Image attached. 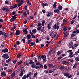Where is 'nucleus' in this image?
<instances>
[{
	"label": "nucleus",
	"mask_w": 79,
	"mask_h": 79,
	"mask_svg": "<svg viewBox=\"0 0 79 79\" xmlns=\"http://www.w3.org/2000/svg\"><path fill=\"white\" fill-rule=\"evenodd\" d=\"M59 24L58 23V22H57V23H56L54 26L53 27L54 29H56L57 30H58V29L60 28V27H59Z\"/></svg>",
	"instance_id": "f257e3e1"
},
{
	"label": "nucleus",
	"mask_w": 79,
	"mask_h": 79,
	"mask_svg": "<svg viewBox=\"0 0 79 79\" xmlns=\"http://www.w3.org/2000/svg\"><path fill=\"white\" fill-rule=\"evenodd\" d=\"M64 76L67 77L68 78H71L72 77V76L71 75H70V73H65L64 74Z\"/></svg>",
	"instance_id": "f03ea898"
},
{
	"label": "nucleus",
	"mask_w": 79,
	"mask_h": 79,
	"mask_svg": "<svg viewBox=\"0 0 79 79\" xmlns=\"http://www.w3.org/2000/svg\"><path fill=\"white\" fill-rule=\"evenodd\" d=\"M74 44L73 42L70 43L69 45V48H72V49H74Z\"/></svg>",
	"instance_id": "7ed1b4c3"
},
{
	"label": "nucleus",
	"mask_w": 79,
	"mask_h": 79,
	"mask_svg": "<svg viewBox=\"0 0 79 79\" xmlns=\"http://www.w3.org/2000/svg\"><path fill=\"white\" fill-rule=\"evenodd\" d=\"M16 16H17V15H16L14 16H13L11 19L10 20V22H14V21H15V19L17 18V17H16Z\"/></svg>",
	"instance_id": "20e7f679"
},
{
	"label": "nucleus",
	"mask_w": 79,
	"mask_h": 79,
	"mask_svg": "<svg viewBox=\"0 0 79 79\" xmlns=\"http://www.w3.org/2000/svg\"><path fill=\"white\" fill-rule=\"evenodd\" d=\"M3 11H5L6 13H8L9 11V9L6 7H3L2 9Z\"/></svg>",
	"instance_id": "39448f33"
},
{
	"label": "nucleus",
	"mask_w": 79,
	"mask_h": 79,
	"mask_svg": "<svg viewBox=\"0 0 79 79\" xmlns=\"http://www.w3.org/2000/svg\"><path fill=\"white\" fill-rule=\"evenodd\" d=\"M2 57L4 59L5 58L6 59H8V58H9V56L8 54H5L3 55Z\"/></svg>",
	"instance_id": "423d86ee"
},
{
	"label": "nucleus",
	"mask_w": 79,
	"mask_h": 79,
	"mask_svg": "<svg viewBox=\"0 0 79 79\" xmlns=\"http://www.w3.org/2000/svg\"><path fill=\"white\" fill-rule=\"evenodd\" d=\"M53 15V13L52 12H49L46 15L47 17H48V18H49L50 16L52 15Z\"/></svg>",
	"instance_id": "0eeeda50"
},
{
	"label": "nucleus",
	"mask_w": 79,
	"mask_h": 79,
	"mask_svg": "<svg viewBox=\"0 0 79 79\" xmlns=\"http://www.w3.org/2000/svg\"><path fill=\"white\" fill-rule=\"evenodd\" d=\"M75 34H76V31H74L72 33V34L71 35V37H75V36H76Z\"/></svg>",
	"instance_id": "6e6552de"
},
{
	"label": "nucleus",
	"mask_w": 79,
	"mask_h": 79,
	"mask_svg": "<svg viewBox=\"0 0 79 79\" xmlns=\"http://www.w3.org/2000/svg\"><path fill=\"white\" fill-rule=\"evenodd\" d=\"M23 32L25 34H27V29H26L25 28H23Z\"/></svg>",
	"instance_id": "1a4fd4ad"
},
{
	"label": "nucleus",
	"mask_w": 79,
	"mask_h": 79,
	"mask_svg": "<svg viewBox=\"0 0 79 79\" xmlns=\"http://www.w3.org/2000/svg\"><path fill=\"white\" fill-rule=\"evenodd\" d=\"M1 75L2 77L6 76V73L5 72H2V73L1 74Z\"/></svg>",
	"instance_id": "9d476101"
},
{
	"label": "nucleus",
	"mask_w": 79,
	"mask_h": 79,
	"mask_svg": "<svg viewBox=\"0 0 79 79\" xmlns=\"http://www.w3.org/2000/svg\"><path fill=\"white\" fill-rule=\"evenodd\" d=\"M8 52V49L7 48H6L5 49L2 50V53H5V52Z\"/></svg>",
	"instance_id": "9b49d317"
},
{
	"label": "nucleus",
	"mask_w": 79,
	"mask_h": 79,
	"mask_svg": "<svg viewBox=\"0 0 79 79\" xmlns=\"http://www.w3.org/2000/svg\"><path fill=\"white\" fill-rule=\"evenodd\" d=\"M51 26V23H49L47 24V28L48 29H51V27L50 26Z\"/></svg>",
	"instance_id": "f8f14e48"
},
{
	"label": "nucleus",
	"mask_w": 79,
	"mask_h": 79,
	"mask_svg": "<svg viewBox=\"0 0 79 79\" xmlns=\"http://www.w3.org/2000/svg\"><path fill=\"white\" fill-rule=\"evenodd\" d=\"M15 71L14 72H13L11 75V77H14L15 76Z\"/></svg>",
	"instance_id": "ddd939ff"
},
{
	"label": "nucleus",
	"mask_w": 79,
	"mask_h": 79,
	"mask_svg": "<svg viewBox=\"0 0 79 79\" xmlns=\"http://www.w3.org/2000/svg\"><path fill=\"white\" fill-rule=\"evenodd\" d=\"M54 13H57V14L60 13V11L58 9L55 10H54Z\"/></svg>",
	"instance_id": "4468645a"
},
{
	"label": "nucleus",
	"mask_w": 79,
	"mask_h": 79,
	"mask_svg": "<svg viewBox=\"0 0 79 79\" xmlns=\"http://www.w3.org/2000/svg\"><path fill=\"white\" fill-rule=\"evenodd\" d=\"M3 35H4V37H7V36L9 34H7L6 33L3 32Z\"/></svg>",
	"instance_id": "2eb2a0df"
},
{
	"label": "nucleus",
	"mask_w": 79,
	"mask_h": 79,
	"mask_svg": "<svg viewBox=\"0 0 79 79\" xmlns=\"http://www.w3.org/2000/svg\"><path fill=\"white\" fill-rule=\"evenodd\" d=\"M23 16L24 18H26L27 15V13H26V12H24L23 13Z\"/></svg>",
	"instance_id": "dca6fc26"
},
{
	"label": "nucleus",
	"mask_w": 79,
	"mask_h": 79,
	"mask_svg": "<svg viewBox=\"0 0 79 79\" xmlns=\"http://www.w3.org/2000/svg\"><path fill=\"white\" fill-rule=\"evenodd\" d=\"M32 32L33 34H36V33L37 32V30H36L35 29H34L32 30Z\"/></svg>",
	"instance_id": "f3484780"
},
{
	"label": "nucleus",
	"mask_w": 79,
	"mask_h": 79,
	"mask_svg": "<svg viewBox=\"0 0 79 79\" xmlns=\"http://www.w3.org/2000/svg\"><path fill=\"white\" fill-rule=\"evenodd\" d=\"M21 53H19L17 54V57L18 58H21Z\"/></svg>",
	"instance_id": "a211bd4d"
},
{
	"label": "nucleus",
	"mask_w": 79,
	"mask_h": 79,
	"mask_svg": "<svg viewBox=\"0 0 79 79\" xmlns=\"http://www.w3.org/2000/svg\"><path fill=\"white\" fill-rule=\"evenodd\" d=\"M41 32H45V27H43L42 29H41Z\"/></svg>",
	"instance_id": "6ab92c4d"
},
{
	"label": "nucleus",
	"mask_w": 79,
	"mask_h": 79,
	"mask_svg": "<svg viewBox=\"0 0 79 79\" xmlns=\"http://www.w3.org/2000/svg\"><path fill=\"white\" fill-rule=\"evenodd\" d=\"M20 34V31H19V30H17L16 31V35H19Z\"/></svg>",
	"instance_id": "aec40b11"
},
{
	"label": "nucleus",
	"mask_w": 79,
	"mask_h": 79,
	"mask_svg": "<svg viewBox=\"0 0 79 79\" xmlns=\"http://www.w3.org/2000/svg\"><path fill=\"white\" fill-rule=\"evenodd\" d=\"M32 73L31 72H30L28 74H27V78L29 77V76H31V75Z\"/></svg>",
	"instance_id": "412c9836"
},
{
	"label": "nucleus",
	"mask_w": 79,
	"mask_h": 79,
	"mask_svg": "<svg viewBox=\"0 0 79 79\" xmlns=\"http://www.w3.org/2000/svg\"><path fill=\"white\" fill-rule=\"evenodd\" d=\"M11 61V59L10 58L9 59L6 60V62L7 63H8L10 61Z\"/></svg>",
	"instance_id": "4be33fe9"
},
{
	"label": "nucleus",
	"mask_w": 79,
	"mask_h": 79,
	"mask_svg": "<svg viewBox=\"0 0 79 79\" xmlns=\"http://www.w3.org/2000/svg\"><path fill=\"white\" fill-rule=\"evenodd\" d=\"M35 42H32L30 43V44H31V46H34V45H35Z\"/></svg>",
	"instance_id": "5701e85b"
},
{
	"label": "nucleus",
	"mask_w": 79,
	"mask_h": 79,
	"mask_svg": "<svg viewBox=\"0 0 79 79\" xmlns=\"http://www.w3.org/2000/svg\"><path fill=\"white\" fill-rule=\"evenodd\" d=\"M22 63H23V61H19L18 63L17 64H18V66H19Z\"/></svg>",
	"instance_id": "b1692460"
},
{
	"label": "nucleus",
	"mask_w": 79,
	"mask_h": 79,
	"mask_svg": "<svg viewBox=\"0 0 79 79\" xmlns=\"http://www.w3.org/2000/svg\"><path fill=\"white\" fill-rule=\"evenodd\" d=\"M62 8H63L62 6H60L58 7V9L60 11H61L62 10Z\"/></svg>",
	"instance_id": "393cba45"
},
{
	"label": "nucleus",
	"mask_w": 79,
	"mask_h": 79,
	"mask_svg": "<svg viewBox=\"0 0 79 79\" xmlns=\"http://www.w3.org/2000/svg\"><path fill=\"white\" fill-rule=\"evenodd\" d=\"M68 61H70V62H72V63L74 61V60L73 59H69L68 60Z\"/></svg>",
	"instance_id": "a878e982"
},
{
	"label": "nucleus",
	"mask_w": 79,
	"mask_h": 79,
	"mask_svg": "<svg viewBox=\"0 0 79 79\" xmlns=\"http://www.w3.org/2000/svg\"><path fill=\"white\" fill-rule=\"evenodd\" d=\"M29 63L30 64H33L34 63V62H33L32 60H30Z\"/></svg>",
	"instance_id": "bb28decb"
},
{
	"label": "nucleus",
	"mask_w": 79,
	"mask_h": 79,
	"mask_svg": "<svg viewBox=\"0 0 79 79\" xmlns=\"http://www.w3.org/2000/svg\"><path fill=\"white\" fill-rule=\"evenodd\" d=\"M45 23V21L44 20H43L42 21V26H44Z\"/></svg>",
	"instance_id": "cd10ccee"
},
{
	"label": "nucleus",
	"mask_w": 79,
	"mask_h": 79,
	"mask_svg": "<svg viewBox=\"0 0 79 79\" xmlns=\"http://www.w3.org/2000/svg\"><path fill=\"white\" fill-rule=\"evenodd\" d=\"M41 58L42 59H44V58H46V56H45V55H42L41 56Z\"/></svg>",
	"instance_id": "c85d7f7f"
},
{
	"label": "nucleus",
	"mask_w": 79,
	"mask_h": 79,
	"mask_svg": "<svg viewBox=\"0 0 79 79\" xmlns=\"http://www.w3.org/2000/svg\"><path fill=\"white\" fill-rule=\"evenodd\" d=\"M42 6H48V4L47 3H43L42 4Z\"/></svg>",
	"instance_id": "c756f323"
},
{
	"label": "nucleus",
	"mask_w": 79,
	"mask_h": 79,
	"mask_svg": "<svg viewBox=\"0 0 79 79\" xmlns=\"http://www.w3.org/2000/svg\"><path fill=\"white\" fill-rule=\"evenodd\" d=\"M61 53H62L61 51H58V52L57 53V55H61Z\"/></svg>",
	"instance_id": "7c9ffc66"
},
{
	"label": "nucleus",
	"mask_w": 79,
	"mask_h": 79,
	"mask_svg": "<svg viewBox=\"0 0 79 79\" xmlns=\"http://www.w3.org/2000/svg\"><path fill=\"white\" fill-rule=\"evenodd\" d=\"M27 78V75H25L22 78V79H26Z\"/></svg>",
	"instance_id": "2f4dec72"
},
{
	"label": "nucleus",
	"mask_w": 79,
	"mask_h": 79,
	"mask_svg": "<svg viewBox=\"0 0 79 79\" xmlns=\"http://www.w3.org/2000/svg\"><path fill=\"white\" fill-rule=\"evenodd\" d=\"M25 12H26L27 15H29V10H27L26 11H25Z\"/></svg>",
	"instance_id": "473e14b6"
},
{
	"label": "nucleus",
	"mask_w": 79,
	"mask_h": 79,
	"mask_svg": "<svg viewBox=\"0 0 79 79\" xmlns=\"http://www.w3.org/2000/svg\"><path fill=\"white\" fill-rule=\"evenodd\" d=\"M68 35V34L67 33H64V37H67V35Z\"/></svg>",
	"instance_id": "72a5a7b5"
},
{
	"label": "nucleus",
	"mask_w": 79,
	"mask_h": 79,
	"mask_svg": "<svg viewBox=\"0 0 79 79\" xmlns=\"http://www.w3.org/2000/svg\"><path fill=\"white\" fill-rule=\"evenodd\" d=\"M35 64H33L31 65V67L32 68H34L35 67Z\"/></svg>",
	"instance_id": "f704fd0d"
},
{
	"label": "nucleus",
	"mask_w": 79,
	"mask_h": 79,
	"mask_svg": "<svg viewBox=\"0 0 79 79\" xmlns=\"http://www.w3.org/2000/svg\"><path fill=\"white\" fill-rule=\"evenodd\" d=\"M47 61V58L46 57L43 60V62L45 63Z\"/></svg>",
	"instance_id": "c9c22d12"
},
{
	"label": "nucleus",
	"mask_w": 79,
	"mask_h": 79,
	"mask_svg": "<svg viewBox=\"0 0 79 79\" xmlns=\"http://www.w3.org/2000/svg\"><path fill=\"white\" fill-rule=\"evenodd\" d=\"M60 68L61 69H65V67L63 66H62L60 67Z\"/></svg>",
	"instance_id": "e433bc0d"
},
{
	"label": "nucleus",
	"mask_w": 79,
	"mask_h": 79,
	"mask_svg": "<svg viewBox=\"0 0 79 79\" xmlns=\"http://www.w3.org/2000/svg\"><path fill=\"white\" fill-rule=\"evenodd\" d=\"M56 7V2H55L53 5V8H55Z\"/></svg>",
	"instance_id": "4c0bfd02"
},
{
	"label": "nucleus",
	"mask_w": 79,
	"mask_h": 79,
	"mask_svg": "<svg viewBox=\"0 0 79 79\" xmlns=\"http://www.w3.org/2000/svg\"><path fill=\"white\" fill-rule=\"evenodd\" d=\"M25 63L26 66H29V63L27 61L25 62Z\"/></svg>",
	"instance_id": "58836bf2"
},
{
	"label": "nucleus",
	"mask_w": 79,
	"mask_h": 79,
	"mask_svg": "<svg viewBox=\"0 0 79 79\" xmlns=\"http://www.w3.org/2000/svg\"><path fill=\"white\" fill-rule=\"evenodd\" d=\"M41 29H42V26H40V27H38L37 29V31H39V30L40 31Z\"/></svg>",
	"instance_id": "ea45409f"
},
{
	"label": "nucleus",
	"mask_w": 79,
	"mask_h": 79,
	"mask_svg": "<svg viewBox=\"0 0 79 79\" xmlns=\"http://www.w3.org/2000/svg\"><path fill=\"white\" fill-rule=\"evenodd\" d=\"M44 73L46 74H48V72L47 70H44Z\"/></svg>",
	"instance_id": "a19ab883"
},
{
	"label": "nucleus",
	"mask_w": 79,
	"mask_h": 79,
	"mask_svg": "<svg viewBox=\"0 0 79 79\" xmlns=\"http://www.w3.org/2000/svg\"><path fill=\"white\" fill-rule=\"evenodd\" d=\"M57 35V33H54V36H53V38H55L56 36V35Z\"/></svg>",
	"instance_id": "79ce46f5"
},
{
	"label": "nucleus",
	"mask_w": 79,
	"mask_h": 79,
	"mask_svg": "<svg viewBox=\"0 0 79 79\" xmlns=\"http://www.w3.org/2000/svg\"><path fill=\"white\" fill-rule=\"evenodd\" d=\"M42 26V23H38V25H37L38 27H39L40 26Z\"/></svg>",
	"instance_id": "37998d69"
},
{
	"label": "nucleus",
	"mask_w": 79,
	"mask_h": 79,
	"mask_svg": "<svg viewBox=\"0 0 79 79\" xmlns=\"http://www.w3.org/2000/svg\"><path fill=\"white\" fill-rule=\"evenodd\" d=\"M27 39H29L31 38V35H27Z\"/></svg>",
	"instance_id": "c03bdc74"
},
{
	"label": "nucleus",
	"mask_w": 79,
	"mask_h": 79,
	"mask_svg": "<svg viewBox=\"0 0 79 79\" xmlns=\"http://www.w3.org/2000/svg\"><path fill=\"white\" fill-rule=\"evenodd\" d=\"M24 9L25 10V11H26V10H27V6H25Z\"/></svg>",
	"instance_id": "a18cd8bd"
},
{
	"label": "nucleus",
	"mask_w": 79,
	"mask_h": 79,
	"mask_svg": "<svg viewBox=\"0 0 79 79\" xmlns=\"http://www.w3.org/2000/svg\"><path fill=\"white\" fill-rule=\"evenodd\" d=\"M75 60L77 61H79V58L77 57L75 58Z\"/></svg>",
	"instance_id": "49530a36"
},
{
	"label": "nucleus",
	"mask_w": 79,
	"mask_h": 79,
	"mask_svg": "<svg viewBox=\"0 0 79 79\" xmlns=\"http://www.w3.org/2000/svg\"><path fill=\"white\" fill-rule=\"evenodd\" d=\"M69 56V58H73V57L74 56V54H73L72 55H70Z\"/></svg>",
	"instance_id": "de8ad7c7"
},
{
	"label": "nucleus",
	"mask_w": 79,
	"mask_h": 79,
	"mask_svg": "<svg viewBox=\"0 0 79 79\" xmlns=\"http://www.w3.org/2000/svg\"><path fill=\"white\" fill-rule=\"evenodd\" d=\"M62 64H63V65H64V64H66V61H63L62 62Z\"/></svg>",
	"instance_id": "09e8293b"
},
{
	"label": "nucleus",
	"mask_w": 79,
	"mask_h": 79,
	"mask_svg": "<svg viewBox=\"0 0 79 79\" xmlns=\"http://www.w3.org/2000/svg\"><path fill=\"white\" fill-rule=\"evenodd\" d=\"M38 60H42V58H41V56H38Z\"/></svg>",
	"instance_id": "8fccbe9b"
},
{
	"label": "nucleus",
	"mask_w": 79,
	"mask_h": 79,
	"mask_svg": "<svg viewBox=\"0 0 79 79\" xmlns=\"http://www.w3.org/2000/svg\"><path fill=\"white\" fill-rule=\"evenodd\" d=\"M13 8H16L18 6V5L16 4H15L13 6Z\"/></svg>",
	"instance_id": "3c124183"
},
{
	"label": "nucleus",
	"mask_w": 79,
	"mask_h": 79,
	"mask_svg": "<svg viewBox=\"0 0 79 79\" xmlns=\"http://www.w3.org/2000/svg\"><path fill=\"white\" fill-rule=\"evenodd\" d=\"M5 4H9V2H8V1H7V0L6 1H5Z\"/></svg>",
	"instance_id": "603ef678"
},
{
	"label": "nucleus",
	"mask_w": 79,
	"mask_h": 79,
	"mask_svg": "<svg viewBox=\"0 0 79 79\" xmlns=\"http://www.w3.org/2000/svg\"><path fill=\"white\" fill-rule=\"evenodd\" d=\"M0 35H3V32L0 30Z\"/></svg>",
	"instance_id": "864d4df0"
},
{
	"label": "nucleus",
	"mask_w": 79,
	"mask_h": 79,
	"mask_svg": "<svg viewBox=\"0 0 79 79\" xmlns=\"http://www.w3.org/2000/svg\"><path fill=\"white\" fill-rule=\"evenodd\" d=\"M7 72H10L11 73H12V72H13V70H10V69H8V70H7Z\"/></svg>",
	"instance_id": "5fc2aeb1"
},
{
	"label": "nucleus",
	"mask_w": 79,
	"mask_h": 79,
	"mask_svg": "<svg viewBox=\"0 0 79 79\" xmlns=\"http://www.w3.org/2000/svg\"><path fill=\"white\" fill-rule=\"evenodd\" d=\"M16 28V26H15L12 28L13 30H14V29H15Z\"/></svg>",
	"instance_id": "6e6d98bb"
},
{
	"label": "nucleus",
	"mask_w": 79,
	"mask_h": 79,
	"mask_svg": "<svg viewBox=\"0 0 79 79\" xmlns=\"http://www.w3.org/2000/svg\"><path fill=\"white\" fill-rule=\"evenodd\" d=\"M40 63L39 62H38L36 63V65L37 66H38V65H40Z\"/></svg>",
	"instance_id": "4d7b16f0"
},
{
	"label": "nucleus",
	"mask_w": 79,
	"mask_h": 79,
	"mask_svg": "<svg viewBox=\"0 0 79 79\" xmlns=\"http://www.w3.org/2000/svg\"><path fill=\"white\" fill-rule=\"evenodd\" d=\"M66 22H67V20H66L65 19L63 20V22L64 23H66Z\"/></svg>",
	"instance_id": "13d9d810"
},
{
	"label": "nucleus",
	"mask_w": 79,
	"mask_h": 79,
	"mask_svg": "<svg viewBox=\"0 0 79 79\" xmlns=\"http://www.w3.org/2000/svg\"><path fill=\"white\" fill-rule=\"evenodd\" d=\"M16 62H17V60H15L13 61V63H14V64L16 63Z\"/></svg>",
	"instance_id": "bf43d9fd"
},
{
	"label": "nucleus",
	"mask_w": 79,
	"mask_h": 79,
	"mask_svg": "<svg viewBox=\"0 0 79 79\" xmlns=\"http://www.w3.org/2000/svg\"><path fill=\"white\" fill-rule=\"evenodd\" d=\"M44 69H47V66L46 65H44Z\"/></svg>",
	"instance_id": "052dcab7"
},
{
	"label": "nucleus",
	"mask_w": 79,
	"mask_h": 79,
	"mask_svg": "<svg viewBox=\"0 0 79 79\" xmlns=\"http://www.w3.org/2000/svg\"><path fill=\"white\" fill-rule=\"evenodd\" d=\"M74 23V20H72L71 22V24H73V23Z\"/></svg>",
	"instance_id": "680f3d73"
},
{
	"label": "nucleus",
	"mask_w": 79,
	"mask_h": 79,
	"mask_svg": "<svg viewBox=\"0 0 79 79\" xmlns=\"http://www.w3.org/2000/svg\"><path fill=\"white\" fill-rule=\"evenodd\" d=\"M22 40L23 43H25V39L23 38L22 39Z\"/></svg>",
	"instance_id": "e2e57ef3"
},
{
	"label": "nucleus",
	"mask_w": 79,
	"mask_h": 79,
	"mask_svg": "<svg viewBox=\"0 0 79 79\" xmlns=\"http://www.w3.org/2000/svg\"><path fill=\"white\" fill-rule=\"evenodd\" d=\"M76 31V33H79V30H76V31Z\"/></svg>",
	"instance_id": "0e129e2a"
},
{
	"label": "nucleus",
	"mask_w": 79,
	"mask_h": 79,
	"mask_svg": "<svg viewBox=\"0 0 79 79\" xmlns=\"http://www.w3.org/2000/svg\"><path fill=\"white\" fill-rule=\"evenodd\" d=\"M74 46L75 47H78V44H74Z\"/></svg>",
	"instance_id": "69168bd1"
},
{
	"label": "nucleus",
	"mask_w": 79,
	"mask_h": 79,
	"mask_svg": "<svg viewBox=\"0 0 79 79\" xmlns=\"http://www.w3.org/2000/svg\"><path fill=\"white\" fill-rule=\"evenodd\" d=\"M23 23L24 24H26V23H27V20H25L24 21Z\"/></svg>",
	"instance_id": "338daca9"
},
{
	"label": "nucleus",
	"mask_w": 79,
	"mask_h": 79,
	"mask_svg": "<svg viewBox=\"0 0 79 79\" xmlns=\"http://www.w3.org/2000/svg\"><path fill=\"white\" fill-rule=\"evenodd\" d=\"M0 22H3V20L2 19L0 18Z\"/></svg>",
	"instance_id": "774afa93"
}]
</instances>
